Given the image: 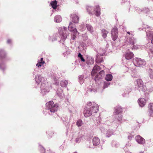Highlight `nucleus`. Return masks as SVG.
<instances>
[{
    "mask_svg": "<svg viewBox=\"0 0 153 153\" xmlns=\"http://www.w3.org/2000/svg\"><path fill=\"white\" fill-rule=\"evenodd\" d=\"M79 80L81 84H82L84 81V76L82 75L79 77Z\"/></svg>",
    "mask_w": 153,
    "mask_h": 153,
    "instance_id": "58836bf2",
    "label": "nucleus"
},
{
    "mask_svg": "<svg viewBox=\"0 0 153 153\" xmlns=\"http://www.w3.org/2000/svg\"><path fill=\"white\" fill-rule=\"evenodd\" d=\"M57 1L56 0L52 1L51 2L50 4L52 6L53 9H56L57 7Z\"/></svg>",
    "mask_w": 153,
    "mask_h": 153,
    "instance_id": "c756f323",
    "label": "nucleus"
},
{
    "mask_svg": "<svg viewBox=\"0 0 153 153\" xmlns=\"http://www.w3.org/2000/svg\"><path fill=\"white\" fill-rule=\"evenodd\" d=\"M73 23L71 22L70 23L68 27V29L71 31H73L74 30V29H76L75 28H74L73 27Z\"/></svg>",
    "mask_w": 153,
    "mask_h": 153,
    "instance_id": "e433bc0d",
    "label": "nucleus"
},
{
    "mask_svg": "<svg viewBox=\"0 0 153 153\" xmlns=\"http://www.w3.org/2000/svg\"><path fill=\"white\" fill-rule=\"evenodd\" d=\"M45 80L44 78L42 77L41 75H37L35 77L36 83L37 85H39L41 82L42 83L45 82L46 81H45Z\"/></svg>",
    "mask_w": 153,
    "mask_h": 153,
    "instance_id": "9b49d317",
    "label": "nucleus"
},
{
    "mask_svg": "<svg viewBox=\"0 0 153 153\" xmlns=\"http://www.w3.org/2000/svg\"><path fill=\"white\" fill-rule=\"evenodd\" d=\"M87 91L88 92H89V93L91 92V93H95L97 92V90H96L95 89H94V88L91 89V88H88L87 90Z\"/></svg>",
    "mask_w": 153,
    "mask_h": 153,
    "instance_id": "de8ad7c7",
    "label": "nucleus"
},
{
    "mask_svg": "<svg viewBox=\"0 0 153 153\" xmlns=\"http://www.w3.org/2000/svg\"><path fill=\"white\" fill-rule=\"evenodd\" d=\"M114 131L111 129H109L106 132V136L107 137H109L114 134Z\"/></svg>",
    "mask_w": 153,
    "mask_h": 153,
    "instance_id": "cd10ccee",
    "label": "nucleus"
},
{
    "mask_svg": "<svg viewBox=\"0 0 153 153\" xmlns=\"http://www.w3.org/2000/svg\"><path fill=\"white\" fill-rule=\"evenodd\" d=\"M38 62L36 64V66L38 67L39 68L42 66V65L45 63V62H39V60H38Z\"/></svg>",
    "mask_w": 153,
    "mask_h": 153,
    "instance_id": "09e8293b",
    "label": "nucleus"
},
{
    "mask_svg": "<svg viewBox=\"0 0 153 153\" xmlns=\"http://www.w3.org/2000/svg\"><path fill=\"white\" fill-rule=\"evenodd\" d=\"M86 26L87 30L91 33L93 32V28L91 25L88 24H86Z\"/></svg>",
    "mask_w": 153,
    "mask_h": 153,
    "instance_id": "f704fd0d",
    "label": "nucleus"
},
{
    "mask_svg": "<svg viewBox=\"0 0 153 153\" xmlns=\"http://www.w3.org/2000/svg\"><path fill=\"white\" fill-rule=\"evenodd\" d=\"M149 111L150 116H153V103H150L148 105Z\"/></svg>",
    "mask_w": 153,
    "mask_h": 153,
    "instance_id": "4be33fe9",
    "label": "nucleus"
},
{
    "mask_svg": "<svg viewBox=\"0 0 153 153\" xmlns=\"http://www.w3.org/2000/svg\"><path fill=\"white\" fill-rule=\"evenodd\" d=\"M63 120V122H64V123H65V122L66 123H68L69 122V120H68V118H67V119H65V120Z\"/></svg>",
    "mask_w": 153,
    "mask_h": 153,
    "instance_id": "4d7b16f0",
    "label": "nucleus"
},
{
    "mask_svg": "<svg viewBox=\"0 0 153 153\" xmlns=\"http://www.w3.org/2000/svg\"><path fill=\"white\" fill-rule=\"evenodd\" d=\"M36 71L35 70H34V71L33 72V75H35L36 74Z\"/></svg>",
    "mask_w": 153,
    "mask_h": 153,
    "instance_id": "0e129e2a",
    "label": "nucleus"
},
{
    "mask_svg": "<svg viewBox=\"0 0 153 153\" xmlns=\"http://www.w3.org/2000/svg\"><path fill=\"white\" fill-rule=\"evenodd\" d=\"M127 33L129 35H131L132 36H133L134 35L133 32L132 31H126Z\"/></svg>",
    "mask_w": 153,
    "mask_h": 153,
    "instance_id": "3c124183",
    "label": "nucleus"
},
{
    "mask_svg": "<svg viewBox=\"0 0 153 153\" xmlns=\"http://www.w3.org/2000/svg\"><path fill=\"white\" fill-rule=\"evenodd\" d=\"M151 42L152 43L153 45V39L151 40Z\"/></svg>",
    "mask_w": 153,
    "mask_h": 153,
    "instance_id": "774afa93",
    "label": "nucleus"
},
{
    "mask_svg": "<svg viewBox=\"0 0 153 153\" xmlns=\"http://www.w3.org/2000/svg\"><path fill=\"white\" fill-rule=\"evenodd\" d=\"M101 49H103V50H105L104 49H100L99 50V52L98 53H103V51H100V50Z\"/></svg>",
    "mask_w": 153,
    "mask_h": 153,
    "instance_id": "338daca9",
    "label": "nucleus"
},
{
    "mask_svg": "<svg viewBox=\"0 0 153 153\" xmlns=\"http://www.w3.org/2000/svg\"><path fill=\"white\" fill-rule=\"evenodd\" d=\"M54 20L55 22L59 23L62 21V18L60 16L57 15L54 17Z\"/></svg>",
    "mask_w": 153,
    "mask_h": 153,
    "instance_id": "a878e982",
    "label": "nucleus"
},
{
    "mask_svg": "<svg viewBox=\"0 0 153 153\" xmlns=\"http://www.w3.org/2000/svg\"><path fill=\"white\" fill-rule=\"evenodd\" d=\"M39 149L41 152L42 153H45V149L44 148L40 145H39Z\"/></svg>",
    "mask_w": 153,
    "mask_h": 153,
    "instance_id": "49530a36",
    "label": "nucleus"
},
{
    "mask_svg": "<svg viewBox=\"0 0 153 153\" xmlns=\"http://www.w3.org/2000/svg\"><path fill=\"white\" fill-rule=\"evenodd\" d=\"M134 65L137 67H142L146 64L145 61L140 58H136L133 61Z\"/></svg>",
    "mask_w": 153,
    "mask_h": 153,
    "instance_id": "0eeeda50",
    "label": "nucleus"
},
{
    "mask_svg": "<svg viewBox=\"0 0 153 153\" xmlns=\"http://www.w3.org/2000/svg\"><path fill=\"white\" fill-rule=\"evenodd\" d=\"M5 64L3 62L0 63V69L4 71L6 68Z\"/></svg>",
    "mask_w": 153,
    "mask_h": 153,
    "instance_id": "c03bdc74",
    "label": "nucleus"
},
{
    "mask_svg": "<svg viewBox=\"0 0 153 153\" xmlns=\"http://www.w3.org/2000/svg\"><path fill=\"white\" fill-rule=\"evenodd\" d=\"M58 35V33H56L52 36H49L48 38L49 40L52 42L56 41L57 40V37Z\"/></svg>",
    "mask_w": 153,
    "mask_h": 153,
    "instance_id": "6ab92c4d",
    "label": "nucleus"
},
{
    "mask_svg": "<svg viewBox=\"0 0 153 153\" xmlns=\"http://www.w3.org/2000/svg\"><path fill=\"white\" fill-rule=\"evenodd\" d=\"M143 9H141L140 8H137V12H138L139 13H141V12H143Z\"/></svg>",
    "mask_w": 153,
    "mask_h": 153,
    "instance_id": "5fc2aeb1",
    "label": "nucleus"
},
{
    "mask_svg": "<svg viewBox=\"0 0 153 153\" xmlns=\"http://www.w3.org/2000/svg\"><path fill=\"white\" fill-rule=\"evenodd\" d=\"M113 76L111 74H108L106 75L105 77V80L108 81H111L112 80Z\"/></svg>",
    "mask_w": 153,
    "mask_h": 153,
    "instance_id": "72a5a7b5",
    "label": "nucleus"
},
{
    "mask_svg": "<svg viewBox=\"0 0 153 153\" xmlns=\"http://www.w3.org/2000/svg\"><path fill=\"white\" fill-rule=\"evenodd\" d=\"M11 42V40L10 39H8L7 41V43L8 44H10Z\"/></svg>",
    "mask_w": 153,
    "mask_h": 153,
    "instance_id": "052dcab7",
    "label": "nucleus"
},
{
    "mask_svg": "<svg viewBox=\"0 0 153 153\" xmlns=\"http://www.w3.org/2000/svg\"><path fill=\"white\" fill-rule=\"evenodd\" d=\"M111 35L113 40L114 41L116 40L118 35V28L116 26L114 27L112 29Z\"/></svg>",
    "mask_w": 153,
    "mask_h": 153,
    "instance_id": "9d476101",
    "label": "nucleus"
},
{
    "mask_svg": "<svg viewBox=\"0 0 153 153\" xmlns=\"http://www.w3.org/2000/svg\"><path fill=\"white\" fill-rule=\"evenodd\" d=\"M78 57L83 62H84L85 61L84 59L83 58L82 55L80 53H78Z\"/></svg>",
    "mask_w": 153,
    "mask_h": 153,
    "instance_id": "8fccbe9b",
    "label": "nucleus"
},
{
    "mask_svg": "<svg viewBox=\"0 0 153 153\" xmlns=\"http://www.w3.org/2000/svg\"><path fill=\"white\" fill-rule=\"evenodd\" d=\"M101 51H103L102 53H98L96 55V57L95 59L96 62L97 63H100L103 61L102 56L104 55L105 53V51L103 49H101Z\"/></svg>",
    "mask_w": 153,
    "mask_h": 153,
    "instance_id": "6e6552de",
    "label": "nucleus"
},
{
    "mask_svg": "<svg viewBox=\"0 0 153 153\" xmlns=\"http://www.w3.org/2000/svg\"><path fill=\"white\" fill-rule=\"evenodd\" d=\"M71 17L72 18V22L76 24L78 23L79 19V17L78 16L75 14H73L71 15Z\"/></svg>",
    "mask_w": 153,
    "mask_h": 153,
    "instance_id": "2eb2a0df",
    "label": "nucleus"
},
{
    "mask_svg": "<svg viewBox=\"0 0 153 153\" xmlns=\"http://www.w3.org/2000/svg\"><path fill=\"white\" fill-rule=\"evenodd\" d=\"M140 30H145L146 32V39L147 40H151L153 38V31H152V27H149L147 25L143 24L142 27L138 28Z\"/></svg>",
    "mask_w": 153,
    "mask_h": 153,
    "instance_id": "7ed1b4c3",
    "label": "nucleus"
},
{
    "mask_svg": "<svg viewBox=\"0 0 153 153\" xmlns=\"http://www.w3.org/2000/svg\"><path fill=\"white\" fill-rule=\"evenodd\" d=\"M68 84V82L67 80H62L60 83V85L62 87H66Z\"/></svg>",
    "mask_w": 153,
    "mask_h": 153,
    "instance_id": "473e14b6",
    "label": "nucleus"
},
{
    "mask_svg": "<svg viewBox=\"0 0 153 153\" xmlns=\"http://www.w3.org/2000/svg\"><path fill=\"white\" fill-rule=\"evenodd\" d=\"M125 40L126 44H130L132 45H134L136 42V39L133 36L129 37L128 38L126 37Z\"/></svg>",
    "mask_w": 153,
    "mask_h": 153,
    "instance_id": "f8f14e48",
    "label": "nucleus"
},
{
    "mask_svg": "<svg viewBox=\"0 0 153 153\" xmlns=\"http://www.w3.org/2000/svg\"><path fill=\"white\" fill-rule=\"evenodd\" d=\"M123 109L120 106H117L114 108V114H122Z\"/></svg>",
    "mask_w": 153,
    "mask_h": 153,
    "instance_id": "dca6fc26",
    "label": "nucleus"
},
{
    "mask_svg": "<svg viewBox=\"0 0 153 153\" xmlns=\"http://www.w3.org/2000/svg\"><path fill=\"white\" fill-rule=\"evenodd\" d=\"M56 94L60 98H62L63 97V91L61 88H59L57 89L56 91Z\"/></svg>",
    "mask_w": 153,
    "mask_h": 153,
    "instance_id": "393cba45",
    "label": "nucleus"
},
{
    "mask_svg": "<svg viewBox=\"0 0 153 153\" xmlns=\"http://www.w3.org/2000/svg\"><path fill=\"white\" fill-rule=\"evenodd\" d=\"M130 91H131V89H130L129 91H128V93H127V92L126 93H124V94H123V96H124V97H126V95H125L126 94H128L129 93V92H130Z\"/></svg>",
    "mask_w": 153,
    "mask_h": 153,
    "instance_id": "680f3d73",
    "label": "nucleus"
},
{
    "mask_svg": "<svg viewBox=\"0 0 153 153\" xmlns=\"http://www.w3.org/2000/svg\"><path fill=\"white\" fill-rule=\"evenodd\" d=\"M133 46L132 47H131V49L132 50L134 49L135 50H137L138 49H140L141 48V46L140 45H133Z\"/></svg>",
    "mask_w": 153,
    "mask_h": 153,
    "instance_id": "37998d69",
    "label": "nucleus"
},
{
    "mask_svg": "<svg viewBox=\"0 0 153 153\" xmlns=\"http://www.w3.org/2000/svg\"><path fill=\"white\" fill-rule=\"evenodd\" d=\"M51 87V85L47 81L41 83L40 87L41 94L44 96L48 94L50 91Z\"/></svg>",
    "mask_w": 153,
    "mask_h": 153,
    "instance_id": "20e7f679",
    "label": "nucleus"
},
{
    "mask_svg": "<svg viewBox=\"0 0 153 153\" xmlns=\"http://www.w3.org/2000/svg\"><path fill=\"white\" fill-rule=\"evenodd\" d=\"M135 140L138 143L140 144H144L145 143V140L139 135L136 136Z\"/></svg>",
    "mask_w": 153,
    "mask_h": 153,
    "instance_id": "ddd939ff",
    "label": "nucleus"
},
{
    "mask_svg": "<svg viewBox=\"0 0 153 153\" xmlns=\"http://www.w3.org/2000/svg\"><path fill=\"white\" fill-rule=\"evenodd\" d=\"M137 82L140 91L145 92L147 90L146 87L145 85H143V82L141 79H137Z\"/></svg>",
    "mask_w": 153,
    "mask_h": 153,
    "instance_id": "1a4fd4ad",
    "label": "nucleus"
},
{
    "mask_svg": "<svg viewBox=\"0 0 153 153\" xmlns=\"http://www.w3.org/2000/svg\"><path fill=\"white\" fill-rule=\"evenodd\" d=\"M87 105L88 107H85L83 112L85 117H88L91 115L93 113H97L98 111V106L95 102H88Z\"/></svg>",
    "mask_w": 153,
    "mask_h": 153,
    "instance_id": "f257e3e1",
    "label": "nucleus"
},
{
    "mask_svg": "<svg viewBox=\"0 0 153 153\" xmlns=\"http://www.w3.org/2000/svg\"><path fill=\"white\" fill-rule=\"evenodd\" d=\"M98 73L99 74V75L100 74L101 75H102L103 76H104L105 75V72L103 70L101 71Z\"/></svg>",
    "mask_w": 153,
    "mask_h": 153,
    "instance_id": "864d4df0",
    "label": "nucleus"
},
{
    "mask_svg": "<svg viewBox=\"0 0 153 153\" xmlns=\"http://www.w3.org/2000/svg\"><path fill=\"white\" fill-rule=\"evenodd\" d=\"M143 13H147L149 11V9L147 8H143Z\"/></svg>",
    "mask_w": 153,
    "mask_h": 153,
    "instance_id": "603ef678",
    "label": "nucleus"
},
{
    "mask_svg": "<svg viewBox=\"0 0 153 153\" xmlns=\"http://www.w3.org/2000/svg\"><path fill=\"white\" fill-rule=\"evenodd\" d=\"M71 32H72L71 38L72 40H74L76 35L78 34V33L76 29H74V30Z\"/></svg>",
    "mask_w": 153,
    "mask_h": 153,
    "instance_id": "5701e85b",
    "label": "nucleus"
},
{
    "mask_svg": "<svg viewBox=\"0 0 153 153\" xmlns=\"http://www.w3.org/2000/svg\"><path fill=\"white\" fill-rule=\"evenodd\" d=\"M133 136L132 135H130L128 137V138L129 139L131 140L132 137H133Z\"/></svg>",
    "mask_w": 153,
    "mask_h": 153,
    "instance_id": "bf43d9fd",
    "label": "nucleus"
},
{
    "mask_svg": "<svg viewBox=\"0 0 153 153\" xmlns=\"http://www.w3.org/2000/svg\"><path fill=\"white\" fill-rule=\"evenodd\" d=\"M152 44V42L151 43L150 42L147 43L145 46V48L146 49H148L149 50L150 48L152 47V46H153Z\"/></svg>",
    "mask_w": 153,
    "mask_h": 153,
    "instance_id": "a18cd8bd",
    "label": "nucleus"
},
{
    "mask_svg": "<svg viewBox=\"0 0 153 153\" xmlns=\"http://www.w3.org/2000/svg\"><path fill=\"white\" fill-rule=\"evenodd\" d=\"M125 57L127 60L131 59L134 57V54L131 52H128L125 53Z\"/></svg>",
    "mask_w": 153,
    "mask_h": 153,
    "instance_id": "f3484780",
    "label": "nucleus"
},
{
    "mask_svg": "<svg viewBox=\"0 0 153 153\" xmlns=\"http://www.w3.org/2000/svg\"><path fill=\"white\" fill-rule=\"evenodd\" d=\"M83 124L82 121L81 120L79 119L77 120L76 122V125L78 127L81 126Z\"/></svg>",
    "mask_w": 153,
    "mask_h": 153,
    "instance_id": "79ce46f5",
    "label": "nucleus"
},
{
    "mask_svg": "<svg viewBox=\"0 0 153 153\" xmlns=\"http://www.w3.org/2000/svg\"><path fill=\"white\" fill-rule=\"evenodd\" d=\"M150 53L153 55V46L149 49Z\"/></svg>",
    "mask_w": 153,
    "mask_h": 153,
    "instance_id": "6e6d98bb",
    "label": "nucleus"
},
{
    "mask_svg": "<svg viewBox=\"0 0 153 153\" xmlns=\"http://www.w3.org/2000/svg\"><path fill=\"white\" fill-rule=\"evenodd\" d=\"M94 62V59L93 58H89L86 61V63L88 65L93 64Z\"/></svg>",
    "mask_w": 153,
    "mask_h": 153,
    "instance_id": "7c9ffc66",
    "label": "nucleus"
},
{
    "mask_svg": "<svg viewBox=\"0 0 153 153\" xmlns=\"http://www.w3.org/2000/svg\"><path fill=\"white\" fill-rule=\"evenodd\" d=\"M58 105L56 103L54 104L53 101H50L46 104V110L50 115H52L57 111Z\"/></svg>",
    "mask_w": 153,
    "mask_h": 153,
    "instance_id": "f03ea898",
    "label": "nucleus"
},
{
    "mask_svg": "<svg viewBox=\"0 0 153 153\" xmlns=\"http://www.w3.org/2000/svg\"><path fill=\"white\" fill-rule=\"evenodd\" d=\"M83 135L81 134L78 135L75 139V142L76 143H79L82 140Z\"/></svg>",
    "mask_w": 153,
    "mask_h": 153,
    "instance_id": "b1692460",
    "label": "nucleus"
},
{
    "mask_svg": "<svg viewBox=\"0 0 153 153\" xmlns=\"http://www.w3.org/2000/svg\"><path fill=\"white\" fill-rule=\"evenodd\" d=\"M101 68L99 66L96 65L94 67L92 71L91 74L92 76L95 75V80L96 81L98 80L99 79H102L103 77L102 75H99V74H97V72Z\"/></svg>",
    "mask_w": 153,
    "mask_h": 153,
    "instance_id": "39448f33",
    "label": "nucleus"
},
{
    "mask_svg": "<svg viewBox=\"0 0 153 153\" xmlns=\"http://www.w3.org/2000/svg\"><path fill=\"white\" fill-rule=\"evenodd\" d=\"M93 144L94 146H98L100 143V139L97 137H94L93 138Z\"/></svg>",
    "mask_w": 153,
    "mask_h": 153,
    "instance_id": "a211bd4d",
    "label": "nucleus"
},
{
    "mask_svg": "<svg viewBox=\"0 0 153 153\" xmlns=\"http://www.w3.org/2000/svg\"><path fill=\"white\" fill-rule=\"evenodd\" d=\"M101 32L102 37L104 39L106 38L108 33V32L105 30L103 29L101 30Z\"/></svg>",
    "mask_w": 153,
    "mask_h": 153,
    "instance_id": "2f4dec72",
    "label": "nucleus"
},
{
    "mask_svg": "<svg viewBox=\"0 0 153 153\" xmlns=\"http://www.w3.org/2000/svg\"><path fill=\"white\" fill-rule=\"evenodd\" d=\"M47 153H55L53 152H52L50 149H49V150H47Z\"/></svg>",
    "mask_w": 153,
    "mask_h": 153,
    "instance_id": "13d9d810",
    "label": "nucleus"
},
{
    "mask_svg": "<svg viewBox=\"0 0 153 153\" xmlns=\"http://www.w3.org/2000/svg\"><path fill=\"white\" fill-rule=\"evenodd\" d=\"M45 62L43 61V58H41L40 59V60H39V62Z\"/></svg>",
    "mask_w": 153,
    "mask_h": 153,
    "instance_id": "69168bd1",
    "label": "nucleus"
},
{
    "mask_svg": "<svg viewBox=\"0 0 153 153\" xmlns=\"http://www.w3.org/2000/svg\"><path fill=\"white\" fill-rule=\"evenodd\" d=\"M6 57V53L5 51L2 49H0V59H3Z\"/></svg>",
    "mask_w": 153,
    "mask_h": 153,
    "instance_id": "412c9836",
    "label": "nucleus"
},
{
    "mask_svg": "<svg viewBox=\"0 0 153 153\" xmlns=\"http://www.w3.org/2000/svg\"><path fill=\"white\" fill-rule=\"evenodd\" d=\"M111 145L112 147H117L119 146V143L115 141H113L112 142Z\"/></svg>",
    "mask_w": 153,
    "mask_h": 153,
    "instance_id": "4c0bfd02",
    "label": "nucleus"
},
{
    "mask_svg": "<svg viewBox=\"0 0 153 153\" xmlns=\"http://www.w3.org/2000/svg\"><path fill=\"white\" fill-rule=\"evenodd\" d=\"M114 118L117 121L118 124H120L122 122L123 115L122 114H114Z\"/></svg>",
    "mask_w": 153,
    "mask_h": 153,
    "instance_id": "4468645a",
    "label": "nucleus"
},
{
    "mask_svg": "<svg viewBox=\"0 0 153 153\" xmlns=\"http://www.w3.org/2000/svg\"><path fill=\"white\" fill-rule=\"evenodd\" d=\"M96 8L95 9V15L96 16H99L100 15V8L98 5L96 6Z\"/></svg>",
    "mask_w": 153,
    "mask_h": 153,
    "instance_id": "bb28decb",
    "label": "nucleus"
},
{
    "mask_svg": "<svg viewBox=\"0 0 153 153\" xmlns=\"http://www.w3.org/2000/svg\"><path fill=\"white\" fill-rule=\"evenodd\" d=\"M105 125L104 124H101L99 125V127L100 130L103 133H104L105 131Z\"/></svg>",
    "mask_w": 153,
    "mask_h": 153,
    "instance_id": "c85d7f7f",
    "label": "nucleus"
},
{
    "mask_svg": "<svg viewBox=\"0 0 153 153\" xmlns=\"http://www.w3.org/2000/svg\"><path fill=\"white\" fill-rule=\"evenodd\" d=\"M69 52H68V51H66V52H65L64 53V54L65 55H66V54H69Z\"/></svg>",
    "mask_w": 153,
    "mask_h": 153,
    "instance_id": "e2e57ef3",
    "label": "nucleus"
},
{
    "mask_svg": "<svg viewBox=\"0 0 153 153\" xmlns=\"http://www.w3.org/2000/svg\"><path fill=\"white\" fill-rule=\"evenodd\" d=\"M138 103L140 107L144 106L146 104V101L143 98H140L138 100Z\"/></svg>",
    "mask_w": 153,
    "mask_h": 153,
    "instance_id": "aec40b11",
    "label": "nucleus"
},
{
    "mask_svg": "<svg viewBox=\"0 0 153 153\" xmlns=\"http://www.w3.org/2000/svg\"><path fill=\"white\" fill-rule=\"evenodd\" d=\"M86 9L87 11L90 15L92 14V11L93 9V7L91 6H87L86 7Z\"/></svg>",
    "mask_w": 153,
    "mask_h": 153,
    "instance_id": "c9c22d12",
    "label": "nucleus"
},
{
    "mask_svg": "<svg viewBox=\"0 0 153 153\" xmlns=\"http://www.w3.org/2000/svg\"><path fill=\"white\" fill-rule=\"evenodd\" d=\"M67 28L65 27H61L58 28V33L60 36V38L62 40H65L67 37L66 33Z\"/></svg>",
    "mask_w": 153,
    "mask_h": 153,
    "instance_id": "423d86ee",
    "label": "nucleus"
},
{
    "mask_svg": "<svg viewBox=\"0 0 153 153\" xmlns=\"http://www.w3.org/2000/svg\"><path fill=\"white\" fill-rule=\"evenodd\" d=\"M110 82L108 81H104V85L103 87V89L107 88L110 85Z\"/></svg>",
    "mask_w": 153,
    "mask_h": 153,
    "instance_id": "a19ab883",
    "label": "nucleus"
},
{
    "mask_svg": "<svg viewBox=\"0 0 153 153\" xmlns=\"http://www.w3.org/2000/svg\"><path fill=\"white\" fill-rule=\"evenodd\" d=\"M149 77L151 79H153V70L149 69Z\"/></svg>",
    "mask_w": 153,
    "mask_h": 153,
    "instance_id": "ea45409f",
    "label": "nucleus"
}]
</instances>
